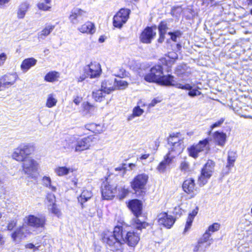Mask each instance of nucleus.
I'll return each mask as SVG.
<instances>
[{
	"mask_svg": "<svg viewBox=\"0 0 252 252\" xmlns=\"http://www.w3.org/2000/svg\"><path fill=\"white\" fill-rule=\"evenodd\" d=\"M144 79L147 82H156L166 86H173L175 82L172 76L163 75V69L161 65L153 67L150 72L145 75Z\"/></svg>",
	"mask_w": 252,
	"mask_h": 252,
	"instance_id": "1",
	"label": "nucleus"
},
{
	"mask_svg": "<svg viewBox=\"0 0 252 252\" xmlns=\"http://www.w3.org/2000/svg\"><path fill=\"white\" fill-rule=\"evenodd\" d=\"M124 233L122 226H117L113 232H105L102 240L103 242L111 247L112 251H117L121 249L122 245L125 241Z\"/></svg>",
	"mask_w": 252,
	"mask_h": 252,
	"instance_id": "2",
	"label": "nucleus"
},
{
	"mask_svg": "<svg viewBox=\"0 0 252 252\" xmlns=\"http://www.w3.org/2000/svg\"><path fill=\"white\" fill-rule=\"evenodd\" d=\"M34 151L33 145L31 144H23L14 149L11 154L12 159L18 162H23L24 160L30 157Z\"/></svg>",
	"mask_w": 252,
	"mask_h": 252,
	"instance_id": "3",
	"label": "nucleus"
},
{
	"mask_svg": "<svg viewBox=\"0 0 252 252\" xmlns=\"http://www.w3.org/2000/svg\"><path fill=\"white\" fill-rule=\"evenodd\" d=\"M22 172L31 179H36L39 169V162L32 157H29L22 163Z\"/></svg>",
	"mask_w": 252,
	"mask_h": 252,
	"instance_id": "4",
	"label": "nucleus"
},
{
	"mask_svg": "<svg viewBox=\"0 0 252 252\" xmlns=\"http://www.w3.org/2000/svg\"><path fill=\"white\" fill-rule=\"evenodd\" d=\"M209 150V141L207 138L201 140L198 143L194 144L188 148L189 155L194 158L198 157L200 153H207Z\"/></svg>",
	"mask_w": 252,
	"mask_h": 252,
	"instance_id": "5",
	"label": "nucleus"
},
{
	"mask_svg": "<svg viewBox=\"0 0 252 252\" xmlns=\"http://www.w3.org/2000/svg\"><path fill=\"white\" fill-rule=\"evenodd\" d=\"M215 163L212 160H208L201 170V175L199 177L198 182L200 185L206 184L208 180L212 176L214 170Z\"/></svg>",
	"mask_w": 252,
	"mask_h": 252,
	"instance_id": "6",
	"label": "nucleus"
},
{
	"mask_svg": "<svg viewBox=\"0 0 252 252\" xmlns=\"http://www.w3.org/2000/svg\"><path fill=\"white\" fill-rule=\"evenodd\" d=\"M94 145V138L92 136H87L81 139H78L72 149L75 153H81L87 150Z\"/></svg>",
	"mask_w": 252,
	"mask_h": 252,
	"instance_id": "7",
	"label": "nucleus"
},
{
	"mask_svg": "<svg viewBox=\"0 0 252 252\" xmlns=\"http://www.w3.org/2000/svg\"><path fill=\"white\" fill-rule=\"evenodd\" d=\"M130 13L129 9H121L113 17V26L116 28L121 29L128 19Z\"/></svg>",
	"mask_w": 252,
	"mask_h": 252,
	"instance_id": "8",
	"label": "nucleus"
},
{
	"mask_svg": "<svg viewBox=\"0 0 252 252\" xmlns=\"http://www.w3.org/2000/svg\"><path fill=\"white\" fill-rule=\"evenodd\" d=\"M149 176L145 173H142L135 176L130 182V186L135 191L144 189L148 182Z\"/></svg>",
	"mask_w": 252,
	"mask_h": 252,
	"instance_id": "9",
	"label": "nucleus"
},
{
	"mask_svg": "<svg viewBox=\"0 0 252 252\" xmlns=\"http://www.w3.org/2000/svg\"><path fill=\"white\" fill-rule=\"evenodd\" d=\"M24 224L33 228H38L44 227L46 219L44 217H37L30 215L26 216L24 219Z\"/></svg>",
	"mask_w": 252,
	"mask_h": 252,
	"instance_id": "10",
	"label": "nucleus"
},
{
	"mask_svg": "<svg viewBox=\"0 0 252 252\" xmlns=\"http://www.w3.org/2000/svg\"><path fill=\"white\" fill-rule=\"evenodd\" d=\"M18 76L16 73H8L0 77V92L13 86L16 82Z\"/></svg>",
	"mask_w": 252,
	"mask_h": 252,
	"instance_id": "11",
	"label": "nucleus"
},
{
	"mask_svg": "<svg viewBox=\"0 0 252 252\" xmlns=\"http://www.w3.org/2000/svg\"><path fill=\"white\" fill-rule=\"evenodd\" d=\"M84 71L91 78L98 77L101 72L100 65L96 62L91 63L84 67Z\"/></svg>",
	"mask_w": 252,
	"mask_h": 252,
	"instance_id": "12",
	"label": "nucleus"
},
{
	"mask_svg": "<svg viewBox=\"0 0 252 252\" xmlns=\"http://www.w3.org/2000/svg\"><path fill=\"white\" fill-rule=\"evenodd\" d=\"M30 233L28 226L23 224L22 226L17 228L11 234L12 240L15 242H20L24 239L28 234Z\"/></svg>",
	"mask_w": 252,
	"mask_h": 252,
	"instance_id": "13",
	"label": "nucleus"
},
{
	"mask_svg": "<svg viewBox=\"0 0 252 252\" xmlns=\"http://www.w3.org/2000/svg\"><path fill=\"white\" fill-rule=\"evenodd\" d=\"M117 186L111 185L108 183L103 184L102 186V197L104 199H112L117 193Z\"/></svg>",
	"mask_w": 252,
	"mask_h": 252,
	"instance_id": "14",
	"label": "nucleus"
},
{
	"mask_svg": "<svg viewBox=\"0 0 252 252\" xmlns=\"http://www.w3.org/2000/svg\"><path fill=\"white\" fill-rule=\"evenodd\" d=\"M158 222L167 228H170L175 222V220L171 215L167 213L163 212L158 216Z\"/></svg>",
	"mask_w": 252,
	"mask_h": 252,
	"instance_id": "15",
	"label": "nucleus"
},
{
	"mask_svg": "<svg viewBox=\"0 0 252 252\" xmlns=\"http://www.w3.org/2000/svg\"><path fill=\"white\" fill-rule=\"evenodd\" d=\"M87 16L88 13L86 11L76 8L71 11L69 19L72 24H77L79 22V19L83 20V18Z\"/></svg>",
	"mask_w": 252,
	"mask_h": 252,
	"instance_id": "16",
	"label": "nucleus"
},
{
	"mask_svg": "<svg viewBox=\"0 0 252 252\" xmlns=\"http://www.w3.org/2000/svg\"><path fill=\"white\" fill-rule=\"evenodd\" d=\"M183 189L185 192L190 195L191 198L195 196L197 191L194 180L191 178L188 179L184 182Z\"/></svg>",
	"mask_w": 252,
	"mask_h": 252,
	"instance_id": "17",
	"label": "nucleus"
},
{
	"mask_svg": "<svg viewBox=\"0 0 252 252\" xmlns=\"http://www.w3.org/2000/svg\"><path fill=\"white\" fill-rule=\"evenodd\" d=\"M156 35V32L152 27H147L141 32L139 37L140 41L143 43L149 44Z\"/></svg>",
	"mask_w": 252,
	"mask_h": 252,
	"instance_id": "18",
	"label": "nucleus"
},
{
	"mask_svg": "<svg viewBox=\"0 0 252 252\" xmlns=\"http://www.w3.org/2000/svg\"><path fill=\"white\" fill-rule=\"evenodd\" d=\"M237 158L236 153L229 151L227 154V163L224 168H223L222 173L223 175H227L231 171V168L234 166L235 162Z\"/></svg>",
	"mask_w": 252,
	"mask_h": 252,
	"instance_id": "19",
	"label": "nucleus"
},
{
	"mask_svg": "<svg viewBox=\"0 0 252 252\" xmlns=\"http://www.w3.org/2000/svg\"><path fill=\"white\" fill-rule=\"evenodd\" d=\"M173 86L179 89L189 90V92L188 93V94L191 97L198 96L201 94V93L198 90V88H193L192 86L189 84H187L184 85L181 83H177L175 81Z\"/></svg>",
	"mask_w": 252,
	"mask_h": 252,
	"instance_id": "20",
	"label": "nucleus"
},
{
	"mask_svg": "<svg viewBox=\"0 0 252 252\" xmlns=\"http://www.w3.org/2000/svg\"><path fill=\"white\" fill-rule=\"evenodd\" d=\"M78 30L81 33L93 35L96 32V28L94 23L91 21H87L78 27Z\"/></svg>",
	"mask_w": 252,
	"mask_h": 252,
	"instance_id": "21",
	"label": "nucleus"
},
{
	"mask_svg": "<svg viewBox=\"0 0 252 252\" xmlns=\"http://www.w3.org/2000/svg\"><path fill=\"white\" fill-rule=\"evenodd\" d=\"M139 240V233L134 232H127L124 238V242H126L127 244L131 247L135 246Z\"/></svg>",
	"mask_w": 252,
	"mask_h": 252,
	"instance_id": "22",
	"label": "nucleus"
},
{
	"mask_svg": "<svg viewBox=\"0 0 252 252\" xmlns=\"http://www.w3.org/2000/svg\"><path fill=\"white\" fill-rule=\"evenodd\" d=\"M169 152L166 154L172 158L174 159L177 156L180 154L184 149L183 144L169 145Z\"/></svg>",
	"mask_w": 252,
	"mask_h": 252,
	"instance_id": "23",
	"label": "nucleus"
},
{
	"mask_svg": "<svg viewBox=\"0 0 252 252\" xmlns=\"http://www.w3.org/2000/svg\"><path fill=\"white\" fill-rule=\"evenodd\" d=\"M128 207L132 211L135 216L139 217L141 214L142 204L138 199H134L129 201Z\"/></svg>",
	"mask_w": 252,
	"mask_h": 252,
	"instance_id": "24",
	"label": "nucleus"
},
{
	"mask_svg": "<svg viewBox=\"0 0 252 252\" xmlns=\"http://www.w3.org/2000/svg\"><path fill=\"white\" fill-rule=\"evenodd\" d=\"M37 62V60L33 58L25 59L21 64V69L23 73H26L31 68L35 66Z\"/></svg>",
	"mask_w": 252,
	"mask_h": 252,
	"instance_id": "25",
	"label": "nucleus"
},
{
	"mask_svg": "<svg viewBox=\"0 0 252 252\" xmlns=\"http://www.w3.org/2000/svg\"><path fill=\"white\" fill-rule=\"evenodd\" d=\"M173 159L166 155L164 157V159L157 166V170L160 173L165 172L167 167L172 163Z\"/></svg>",
	"mask_w": 252,
	"mask_h": 252,
	"instance_id": "26",
	"label": "nucleus"
},
{
	"mask_svg": "<svg viewBox=\"0 0 252 252\" xmlns=\"http://www.w3.org/2000/svg\"><path fill=\"white\" fill-rule=\"evenodd\" d=\"M215 142L219 146L223 147L226 141V135L222 132L216 131L213 134Z\"/></svg>",
	"mask_w": 252,
	"mask_h": 252,
	"instance_id": "27",
	"label": "nucleus"
},
{
	"mask_svg": "<svg viewBox=\"0 0 252 252\" xmlns=\"http://www.w3.org/2000/svg\"><path fill=\"white\" fill-rule=\"evenodd\" d=\"M101 88L102 90L107 93V94L116 89L114 81L110 79H105L102 82Z\"/></svg>",
	"mask_w": 252,
	"mask_h": 252,
	"instance_id": "28",
	"label": "nucleus"
},
{
	"mask_svg": "<svg viewBox=\"0 0 252 252\" xmlns=\"http://www.w3.org/2000/svg\"><path fill=\"white\" fill-rule=\"evenodd\" d=\"M75 171V168L66 166H59L54 169V172L56 175L60 177L67 175L70 173H72Z\"/></svg>",
	"mask_w": 252,
	"mask_h": 252,
	"instance_id": "29",
	"label": "nucleus"
},
{
	"mask_svg": "<svg viewBox=\"0 0 252 252\" xmlns=\"http://www.w3.org/2000/svg\"><path fill=\"white\" fill-rule=\"evenodd\" d=\"M93 196L91 190L88 189H83L80 195L78 197V202L81 204L82 207H83V204L89 200Z\"/></svg>",
	"mask_w": 252,
	"mask_h": 252,
	"instance_id": "30",
	"label": "nucleus"
},
{
	"mask_svg": "<svg viewBox=\"0 0 252 252\" xmlns=\"http://www.w3.org/2000/svg\"><path fill=\"white\" fill-rule=\"evenodd\" d=\"M55 26L49 25L46 26L41 32L37 34V38L39 40L44 39L47 36L53 31Z\"/></svg>",
	"mask_w": 252,
	"mask_h": 252,
	"instance_id": "31",
	"label": "nucleus"
},
{
	"mask_svg": "<svg viewBox=\"0 0 252 252\" xmlns=\"http://www.w3.org/2000/svg\"><path fill=\"white\" fill-rule=\"evenodd\" d=\"M197 213L198 208H196L195 209L193 210L189 214L188 219L187 220L185 228L184 229V233L187 232L190 229L193 220L195 216L197 215Z\"/></svg>",
	"mask_w": 252,
	"mask_h": 252,
	"instance_id": "32",
	"label": "nucleus"
},
{
	"mask_svg": "<svg viewBox=\"0 0 252 252\" xmlns=\"http://www.w3.org/2000/svg\"><path fill=\"white\" fill-rule=\"evenodd\" d=\"M211 244L210 242L206 243L199 240L197 244L193 248V251L205 252L210 247Z\"/></svg>",
	"mask_w": 252,
	"mask_h": 252,
	"instance_id": "33",
	"label": "nucleus"
},
{
	"mask_svg": "<svg viewBox=\"0 0 252 252\" xmlns=\"http://www.w3.org/2000/svg\"><path fill=\"white\" fill-rule=\"evenodd\" d=\"M58 100L56 98V96L54 94H49L47 96L46 101V106L47 108H52L55 106L57 104Z\"/></svg>",
	"mask_w": 252,
	"mask_h": 252,
	"instance_id": "34",
	"label": "nucleus"
},
{
	"mask_svg": "<svg viewBox=\"0 0 252 252\" xmlns=\"http://www.w3.org/2000/svg\"><path fill=\"white\" fill-rule=\"evenodd\" d=\"M117 197L120 199H123L125 198L129 193L128 189H126L124 186H117Z\"/></svg>",
	"mask_w": 252,
	"mask_h": 252,
	"instance_id": "35",
	"label": "nucleus"
},
{
	"mask_svg": "<svg viewBox=\"0 0 252 252\" xmlns=\"http://www.w3.org/2000/svg\"><path fill=\"white\" fill-rule=\"evenodd\" d=\"M106 94H107V93L104 92L101 88L100 90L94 92L93 93V96L95 101L100 102L104 99Z\"/></svg>",
	"mask_w": 252,
	"mask_h": 252,
	"instance_id": "36",
	"label": "nucleus"
},
{
	"mask_svg": "<svg viewBox=\"0 0 252 252\" xmlns=\"http://www.w3.org/2000/svg\"><path fill=\"white\" fill-rule=\"evenodd\" d=\"M59 77V73L56 71L48 72L45 76L44 79L49 82H53L58 80Z\"/></svg>",
	"mask_w": 252,
	"mask_h": 252,
	"instance_id": "37",
	"label": "nucleus"
},
{
	"mask_svg": "<svg viewBox=\"0 0 252 252\" xmlns=\"http://www.w3.org/2000/svg\"><path fill=\"white\" fill-rule=\"evenodd\" d=\"M138 217L135 216V218L133 220V225L138 230H141L142 228H145L148 224L141 220L138 218Z\"/></svg>",
	"mask_w": 252,
	"mask_h": 252,
	"instance_id": "38",
	"label": "nucleus"
},
{
	"mask_svg": "<svg viewBox=\"0 0 252 252\" xmlns=\"http://www.w3.org/2000/svg\"><path fill=\"white\" fill-rule=\"evenodd\" d=\"M28 7V4L26 3H22L20 6L17 12V16L18 18L22 19L24 17Z\"/></svg>",
	"mask_w": 252,
	"mask_h": 252,
	"instance_id": "39",
	"label": "nucleus"
},
{
	"mask_svg": "<svg viewBox=\"0 0 252 252\" xmlns=\"http://www.w3.org/2000/svg\"><path fill=\"white\" fill-rule=\"evenodd\" d=\"M112 72L115 76L124 78L126 76V72L122 67H116L112 70Z\"/></svg>",
	"mask_w": 252,
	"mask_h": 252,
	"instance_id": "40",
	"label": "nucleus"
},
{
	"mask_svg": "<svg viewBox=\"0 0 252 252\" xmlns=\"http://www.w3.org/2000/svg\"><path fill=\"white\" fill-rule=\"evenodd\" d=\"M144 113V110L140 108L139 106L135 107L132 110V114L128 118V120L130 121L135 117H139Z\"/></svg>",
	"mask_w": 252,
	"mask_h": 252,
	"instance_id": "41",
	"label": "nucleus"
},
{
	"mask_svg": "<svg viewBox=\"0 0 252 252\" xmlns=\"http://www.w3.org/2000/svg\"><path fill=\"white\" fill-rule=\"evenodd\" d=\"M114 85L116 87V89H118L123 90L127 87L128 83L127 82L122 80H117L115 79Z\"/></svg>",
	"mask_w": 252,
	"mask_h": 252,
	"instance_id": "42",
	"label": "nucleus"
},
{
	"mask_svg": "<svg viewBox=\"0 0 252 252\" xmlns=\"http://www.w3.org/2000/svg\"><path fill=\"white\" fill-rule=\"evenodd\" d=\"M168 144H183V140L179 138L177 134L176 135H170L168 139Z\"/></svg>",
	"mask_w": 252,
	"mask_h": 252,
	"instance_id": "43",
	"label": "nucleus"
},
{
	"mask_svg": "<svg viewBox=\"0 0 252 252\" xmlns=\"http://www.w3.org/2000/svg\"><path fill=\"white\" fill-rule=\"evenodd\" d=\"M84 110L89 113H93L95 111V107L88 102H85L83 103Z\"/></svg>",
	"mask_w": 252,
	"mask_h": 252,
	"instance_id": "44",
	"label": "nucleus"
},
{
	"mask_svg": "<svg viewBox=\"0 0 252 252\" xmlns=\"http://www.w3.org/2000/svg\"><path fill=\"white\" fill-rule=\"evenodd\" d=\"M46 199L48 207L56 204V200L55 195L52 193H47Z\"/></svg>",
	"mask_w": 252,
	"mask_h": 252,
	"instance_id": "45",
	"label": "nucleus"
},
{
	"mask_svg": "<svg viewBox=\"0 0 252 252\" xmlns=\"http://www.w3.org/2000/svg\"><path fill=\"white\" fill-rule=\"evenodd\" d=\"M48 209L50 212L58 217L62 215V213L60 209L57 208L56 204L49 206V207H48Z\"/></svg>",
	"mask_w": 252,
	"mask_h": 252,
	"instance_id": "46",
	"label": "nucleus"
},
{
	"mask_svg": "<svg viewBox=\"0 0 252 252\" xmlns=\"http://www.w3.org/2000/svg\"><path fill=\"white\" fill-rule=\"evenodd\" d=\"M168 34L171 36L172 40L176 42L177 41V38L181 36L182 32L180 31H176L174 32H169Z\"/></svg>",
	"mask_w": 252,
	"mask_h": 252,
	"instance_id": "47",
	"label": "nucleus"
},
{
	"mask_svg": "<svg viewBox=\"0 0 252 252\" xmlns=\"http://www.w3.org/2000/svg\"><path fill=\"white\" fill-rule=\"evenodd\" d=\"M220 228V224L218 223H214L210 225L207 230L211 233L218 231Z\"/></svg>",
	"mask_w": 252,
	"mask_h": 252,
	"instance_id": "48",
	"label": "nucleus"
},
{
	"mask_svg": "<svg viewBox=\"0 0 252 252\" xmlns=\"http://www.w3.org/2000/svg\"><path fill=\"white\" fill-rule=\"evenodd\" d=\"M37 7L40 10L43 11H49L50 10L51 5H47L44 2H40L37 4Z\"/></svg>",
	"mask_w": 252,
	"mask_h": 252,
	"instance_id": "49",
	"label": "nucleus"
},
{
	"mask_svg": "<svg viewBox=\"0 0 252 252\" xmlns=\"http://www.w3.org/2000/svg\"><path fill=\"white\" fill-rule=\"evenodd\" d=\"M167 29V24L165 22H161L158 26L159 33L165 34Z\"/></svg>",
	"mask_w": 252,
	"mask_h": 252,
	"instance_id": "50",
	"label": "nucleus"
},
{
	"mask_svg": "<svg viewBox=\"0 0 252 252\" xmlns=\"http://www.w3.org/2000/svg\"><path fill=\"white\" fill-rule=\"evenodd\" d=\"M180 169L184 172H187L189 169V163L186 160L182 161L180 165Z\"/></svg>",
	"mask_w": 252,
	"mask_h": 252,
	"instance_id": "51",
	"label": "nucleus"
},
{
	"mask_svg": "<svg viewBox=\"0 0 252 252\" xmlns=\"http://www.w3.org/2000/svg\"><path fill=\"white\" fill-rule=\"evenodd\" d=\"M7 58L6 53L3 52L0 54V67L2 66L5 64Z\"/></svg>",
	"mask_w": 252,
	"mask_h": 252,
	"instance_id": "52",
	"label": "nucleus"
},
{
	"mask_svg": "<svg viewBox=\"0 0 252 252\" xmlns=\"http://www.w3.org/2000/svg\"><path fill=\"white\" fill-rule=\"evenodd\" d=\"M211 236V233L209 232L207 230L204 233L201 238H200L199 240L208 243L209 240V238Z\"/></svg>",
	"mask_w": 252,
	"mask_h": 252,
	"instance_id": "53",
	"label": "nucleus"
},
{
	"mask_svg": "<svg viewBox=\"0 0 252 252\" xmlns=\"http://www.w3.org/2000/svg\"><path fill=\"white\" fill-rule=\"evenodd\" d=\"M17 224V220H12L8 221L6 226L7 229L11 230Z\"/></svg>",
	"mask_w": 252,
	"mask_h": 252,
	"instance_id": "54",
	"label": "nucleus"
},
{
	"mask_svg": "<svg viewBox=\"0 0 252 252\" xmlns=\"http://www.w3.org/2000/svg\"><path fill=\"white\" fill-rule=\"evenodd\" d=\"M95 126H96V124L94 123H92L87 124L85 126V128L86 129H88L91 131H92L93 133H95Z\"/></svg>",
	"mask_w": 252,
	"mask_h": 252,
	"instance_id": "55",
	"label": "nucleus"
},
{
	"mask_svg": "<svg viewBox=\"0 0 252 252\" xmlns=\"http://www.w3.org/2000/svg\"><path fill=\"white\" fill-rule=\"evenodd\" d=\"M224 118L220 119L219 121H218L217 122H216L214 124H213L211 126L210 128H211V130H212L213 128H214L215 127L220 126L222 124V123L224 122Z\"/></svg>",
	"mask_w": 252,
	"mask_h": 252,
	"instance_id": "56",
	"label": "nucleus"
},
{
	"mask_svg": "<svg viewBox=\"0 0 252 252\" xmlns=\"http://www.w3.org/2000/svg\"><path fill=\"white\" fill-rule=\"evenodd\" d=\"M88 77H89V75L88 74H87L85 71L83 70V73L80 75V76L78 77L77 78V80L78 82H81L85 80L86 78H87Z\"/></svg>",
	"mask_w": 252,
	"mask_h": 252,
	"instance_id": "57",
	"label": "nucleus"
},
{
	"mask_svg": "<svg viewBox=\"0 0 252 252\" xmlns=\"http://www.w3.org/2000/svg\"><path fill=\"white\" fill-rule=\"evenodd\" d=\"M42 182L44 186H47L50 183H52L50 177L45 176L42 178Z\"/></svg>",
	"mask_w": 252,
	"mask_h": 252,
	"instance_id": "58",
	"label": "nucleus"
},
{
	"mask_svg": "<svg viewBox=\"0 0 252 252\" xmlns=\"http://www.w3.org/2000/svg\"><path fill=\"white\" fill-rule=\"evenodd\" d=\"M95 129H96V130H95L96 134L100 133L103 131V127L102 126H101L100 125L96 124Z\"/></svg>",
	"mask_w": 252,
	"mask_h": 252,
	"instance_id": "59",
	"label": "nucleus"
},
{
	"mask_svg": "<svg viewBox=\"0 0 252 252\" xmlns=\"http://www.w3.org/2000/svg\"><path fill=\"white\" fill-rule=\"evenodd\" d=\"M26 248L30 249H33L34 251L38 250V248L37 247H35L32 243L28 244L26 245Z\"/></svg>",
	"mask_w": 252,
	"mask_h": 252,
	"instance_id": "60",
	"label": "nucleus"
},
{
	"mask_svg": "<svg viewBox=\"0 0 252 252\" xmlns=\"http://www.w3.org/2000/svg\"><path fill=\"white\" fill-rule=\"evenodd\" d=\"M149 156H150L149 154H145L142 155L140 157H139L137 158V159L140 160L146 159L149 157Z\"/></svg>",
	"mask_w": 252,
	"mask_h": 252,
	"instance_id": "61",
	"label": "nucleus"
},
{
	"mask_svg": "<svg viewBox=\"0 0 252 252\" xmlns=\"http://www.w3.org/2000/svg\"><path fill=\"white\" fill-rule=\"evenodd\" d=\"M46 187L49 188L52 191L55 192L57 190V188L55 186L52 185V183H50Z\"/></svg>",
	"mask_w": 252,
	"mask_h": 252,
	"instance_id": "62",
	"label": "nucleus"
},
{
	"mask_svg": "<svg viewBox=\"0 0 252 252\" xmlns=\"http://www.w3.org/2000/svg\"><path fill=\"white\" fill-rule=\"evenodd\" d=\"M165 34L163 33H159V38L158 39V42L159 43H162L163 41V40H164Z\"/></svg>",
	"mask_w": 252,
	"mask_h": 252,
	"instance_id": "63",
	"label": "nucleus"
},
{
	"mask_svg": "<svg viewBox=\"0 0 252 252\" xmlns=\"http://www.w3.org/2000/svg\"><path fill=\"white\" fill-rule=\"evenodd\" d=\"M82 101V98L80 97H76V98H74V99L73 100V102L76 104V105H78L80 104V103Z\"/></svg>",
	"mask_w": 252,
	"mask_h": 252,
	"instance_id": "64",
	"label": "nucleus"
}]
</instances>
